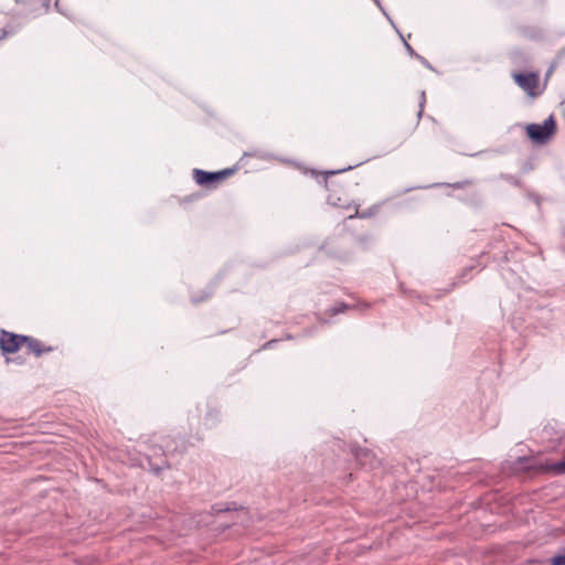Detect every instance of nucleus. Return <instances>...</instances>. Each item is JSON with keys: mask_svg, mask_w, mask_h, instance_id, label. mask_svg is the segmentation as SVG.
I'll list each match as a JSON object with an SVG mask.
<instances>
[{"mask_svg": "<svg viewBox=\"0 0 565 565\" xmlns=\"http://www.w3.org/2000/svg\"><path fill=\"white\" fill-rule=\"evenodd\" d=\"M555 121L553 117H548L543 124H530L525 127L527 137L539 145L546 143L555 132Z\"/></svg>", "mask_w": 565, "mask_h": 565, "instance_id": "nucleus-1", "label": "nucleus"}, {"mask_svg": "<svg viewBox=\"0 0 565 565\" xmlns=\"http://www.w3.org/2000/svg\"><path fill=\"white\" fill-rule=\"evenodd\" d=\"M515 83L531 97H536L542 94L543 88H540V77L536 73H515L513 74Z\"/></svg>", "mask_w": 565, "mask_h": 565, "instance_id": "nucleus-2", "label": "nucleus"}, {"mask_svg": "<svg viewBox=\"0 0 565 565\" xmlns=\"http://www.w3.org/2000/svg\"><path fill=\"white\" fill-rule=\"evenodd\" d=\"M23 338L24 335L2 331L0 337V348L6 353H14L23 344Z\"/></svg>", "mask_w": 565, "mask_h": 565, "instance_id": "nucleus-3", "label": "nucleus"}, {"mask_svg": "<svg viewBox=\"0 0 565 565\" xmlns=\"http://www.w3.org/2000/svg\"><path fill=\"white\" fill-rule=\"evenodd\" d=\"M227 171H221L216 173H209L202 170H195V180L199 184H209L213 181H217L227 175Z\"/></svg>", "mask_w": 565, "mask_h": 565, "instance_id": "nucleus-4", "label": "nucleus"}, {"mask_svg": "<svg viewBox=\"0 0 565 565\" xmlns=\"http://www.w3.org/2000/svg\"><path fill=\"white\" fill-rule=\"evenodd\" d=\"M22 340H23V344H26L28 350L30 352L34 353L36 356L41 355L44 352L40 341L29 338V337H24ZM45 351H50V349H45Z\"/></svg>", "mask_w": 565, "mask_h": 565, "instance_id": "nucleus-5", "label": "nucleus"}, {"mask_svg": "<svg viewBox=\"0 0 565 565\" xmlns=\"http://www.w3.org/2000/svg\"><path fill=\"white\" fill-rule=\"evenodd\" d=\"M358 460L363 465H370L371 468L374 467L372 460H373V454L370 450L363 449L356 452Z\"/></svg>", "mask_w": 565, "mask_h": 565, "instance_id": "nucleus-6", "label": "nucleus"}, {"mask_svg": "<svg viewBox=\"0 0 565 565\" xmlns=\"http://www.w3.org/2000/svg\"><path fill=\"white\" fill-rule=\"evenodd\" d=\"M552 565H565V552L552 558Z\"/></svg>", "mask_w": 565, "mask_h": 565, "instance_id": "nucleus-7", "label": "nucleus"}, {"mask_svg": "<svg viewBox=\"0 0 565 565\" xmlns=\"http://www.w3.org/2000/svg\"><path fill=\"white\" fill-rule=\"evenodd\" d=\"M554 469L559 472V473H564L565 472V459L562 460V461H558L554 465Z\"/></svg>", "mask_w": 565, "mask_h": 565, "instance_id": "nucleus-8", "label": "nucleus"}]
</instances>
